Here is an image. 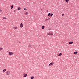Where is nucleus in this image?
I'll use <instances>...</instances> for the list:
<instances>
[{
  "label": "nucleus",
  "mask_w": 79,
  "mask_h": 79,
  "mask_svg": "<svg viewBox=\"0 0 79 79\" xmlns=\"http://www.w3.org/2000/svg\"><path fill=\"white\" fill-rule=\"evenodd\" d=\"M47 35L49 36H52L53 35V31H51L49 32H47Z\"/></svg>",
  "instance_id": "nucleus-1"
},
{
  "label": "nucleus",
  "mask_w": 79,
  "mask_h": 79,
  "mask_svg": "<svg viewBox=\"0 0 79 79\" xmlns=\"http://www.w3.org/2000/svg\"><path fill=\"white\" fill-rule=\"evenodd\" d=\"M10 71H7V72H6V75H7V76H9L10 75Z\"/></svg>",
  "instance_id": "nucleus-2"
},
{
  "label": "nucleus",
  "mask_w": 79,
  "mask_h": 79,
  "mask_svg": "<svg viewBox=\"0 0 79 79\" xmlns=\"http://www.w3.org/2000/svg\"><path fill=\"white\" fill-rule=\"evenodd\" d=\"M54 63L53 62H52L51 63H50L49 64L48 66H53V65H54Z\"/></svg>",
  "instance_id": "nucleus-3"
},
{
  "label": "nucleus",
  "mask_w": 79,
  "mask_h": 79,
  "mask_svg": "<svg viewBox=\"0 0 79 79\" xmlns=\"http://www.w3.org/2000/svg\"><path fill=\"white\" fill-rule=\"evenodd\" d=\"M9 55L10 56L13 55V53L12 52H9L8 53Z\"/></svg>",
  "instance_id": "nucleus-4"
},
{
  "label": "nucleus",
  "mask_w": 79,
  "mask_h": 79,
  "mask_svg": "<svg viewBox=\"0 0 79 79\" xmlns=\"http://www.w3.org/2000/svg\"><path fill=\"white\" fill-rule=\"evenodd\" d=\"M13 29L15 30H17L18 29V27L17 26H14Z\"/></svg>",
  "instance_id": "nucleus-5"
},
{
  "label": "nucleus",
  "mask_w": 79,
  "mask_h": 79,
  "mask_svg": "<svg viewBox=\"0 0 79 79\" xmlns=\"http://www.w3.org/2000/svg\"><path fill=\"white\" fill-rule=\"evenodd\" d=\"M23 23H20V28H22L23 27Z\"/></svg>",
  "instance_id": "nucleus-6"
},
{
  "label": "nucleus",
  "mask_w": 79,
  "mask_h": 79,
  "mask_svg": "<svg viewBox=\"0 0 79 79\" xmlns=\"http://www.w3.org/2000/svg\"><path fill=\"white\" fill-rule=\"evenodd\" d=\"M28 47L31 48H32V47H31V44H29V45H28Z\"/></svg>",
  "instance_id": "nucleus-7"
},
{
  "label": "nucleus",
  "mask_w": 79,
  "mask_h": 79,
  "mask_svg": "<svg viewBox=\"0 0 79 79\" xmlns=\"http://www.w3.org/2000/svg\"><path fill=\"white\" fill-rule=\"evenodd\" d=\"M24 76H23V77H24L25 78L26 77H27V74H25V73H24Z\"/></svg>",
  "instance_id": "nucleus-8"
},
{
  "label": "nucleus",
  "mask_w": 79,
  "mask_h": 79,
  "mask_svg": "<svg viewBox=\"0 0 79 79\" xmlns=\"http://www.w3.org/2000/svg\"><path fill=\"white\" fill-rule=\"evenodd\" d=\"M21 8L20 7H18L17 8V10H20Z\"/></svg>",
  "instance_id": "nucleus-9"
},
{
  "label": "nucleus",
  "mask_w": 79,
  "mask_h": 79,
  "mask_svg": "<svg viewBox=\"0 0 79 79\" xmlns=\"http://www.w3.org/2000/svg\"><path fill=\"white\" fill-rule=\"evenodd\" d=\"M3 50V48L2 47H0V51L1 50Z\"/></svg>",
  "instance_id": "nucleus-10"
},
{
  "label": "nucleus",
  "mask_w": 79,
  "mask_h": 79,
  "mask_svg": "<svg viewBox=\"0 0 79 79\" xmlns=\"http://www.w3.org/2000/svg\"><path fill=\"white\" fill-rule=\"evenodd\" d=\"M78 53V52H75L74 53V54L75 55H76Z\"/></svg>",
  "instance_id": "nucleus-11"
},
{
  "label": "nucleus",
  "mask_w": 79,
  "mask_h": 79,
  "mask_svg": "<svg viewBox=\"0 0 79 79\" xmlns=\"http://www.w3.org/2000/svg\"><path fill=\"white\" fill-rule=\"evenodd\" d=\"M44 27H45V26H42V27H41V29H42V30H44Z\"/></svg>",
  "instance_id": "nucleus-12"
},
{
  "label": "nucleus",
  "mask_w": 79,
  "mask_h": 79,
  "mask_svg": "<svg viewBox=\"0 0 79 79\" xmlns=\"http://www.w3.org/2000/svg\"><path fill=\"white\" fill-rule=\"evenodd\" d=\"M2 19H7V18L6 17H2Z\"/></svg>",
  "instance_id": "nucleus-13"
},
{
  "label": "nucleus",
  "mask_w": 79,
  "mask_h": 79,
  "mask_svg": "<svg viewBox=\"0 0 79 79\" xmlns=\"http://www.w3.org/2000/svg\"><path fill=\"white\" fill-rule=\"evenodd\" d=\"M48 31H52V28H48Z\"/></svg>",
  "instance_id": "nucleus-14"
},
{
  "label": "nucleus",
  "mask_w": 79,
  "mask_h": 79,
  "mask_svg": "<svg viewBox=\"0 0 79 79\" xmlns=\"http://www.w3.org/2000/svg\"><path fill=\"white\" fill-rule=\"evenodd\" d=\"M62 55V54L61 53H60L58 55V56H61Z\"/></svg>",
  "instance_id": "nucleus-15"
},
{
  "label": "nucleus",
  "mask_w": 79,
  "mask_h": 79,
  "mask_svg": "<svg viewBox=\"0 0 79 79\" xmlns=\"http://www.w3.org/2000/svg\"><path fill=\"white\" fill-rule=\"evenodd\" d=\"M34 76H31L30 77L31 79H34Z\"/></svg>",
  "instance_id": "nucleus-16"
},
{
  "label": "nucleus",
  "mask_w": 79,
  "mask_h": 79,
  "mask_svg": "<svg viewBox=\"0 0 79 79\" xmlns=\"http://www.w3.org/2000/svg\"><path fill=\"white\" fill-rule=\"evenodd\" d=\"M73 43V41H71L69 42V44H72Z\"/></svg>",
  "instance_id": "nucleus-17"
},
{
  "label": "nucleus",
  "mask_w": 79,
  "mask_h": 79,
  "mask_svg": "<svg viewBox=\"0 0 79 79\" xmlns=\"http://www.w3.org/2000/svg\"><path fill=\"white\" fill-rule=\"evenodd\" d=\"M69 0H65V2L66 3H68V2H69Z\"/></svg>",
  "instance_id": "nucleus-18"
},
{
  "label": "nucleus",
  "mask_w": 79,
  "mask_h": 79,
  "mask_svg": "<svg viewBox=\"0 0 79 79\" xmlns=\"http://www.w3.org/2000/svg\"><path fill=\"white\" fill-rule=\"evenodd\" d=\"M6 71V69H4L3 70V71H2V72L4 73V72H5Z\"/></svg>",
  "instance_id": "nucleus-19"
},
{
  "label": "nucleus",
  "mask_w": 79,
  "mask_h": 79,
  "mask_svg": "<svg viewBox=\"0 0 79 79\" xmlns=\"http://www.w3.org/2000/svg\"><path fill=\"white\" fill-rule=\"evenodd\" d=\"M13 7V5H12V6H11V9H12Z\"/></svg>",
  "instance_id": "nucleus-20"
},
{
  "label": "nucleus",
  "mask_w": 79,
  "mask_h": 79,
  "mask_svg": "<svg viewBox=\"0 0 79 79\" xmlns=\"http://www.w3.org/2000/svg\"><path fill=\"white\" fill-rule=\"evenodd\" d=\"M28 13V12H27L25 13V15H27Z\"/></svg>",
  "instance_id": "nucleus-21"
},
{
  "label": "nucleus",
  "mask_w": 79,
  "mask_h": 79,
  "mask_svg": "<svg viewBox=\"0 0 79 79\" xmlns=\"http://www.w3.org/2000/svg\"><path fill=\"white\" fill-rule=\"evenodd\" d=\"M46 19L45 20V21H48V19Z\"/></svg>",
  "instance_id": "nucleus-22"
},
{
  "label": "nucleus",
  "mask_w": 79,
  "mask_h": 79,
  "mask_svg": "<svg viewBox=\"0 0 79 79\" xmlns=\"http://www.w3.org/2000/svg\"><path fill=\"white\" fill-rule=\"evenodd\" d=\"M51 14H50V13H49V14H48V16H49Z\"/></svg>",
  "instance_id": "nucleus-23"
},
{
  "label": "nucleus",
  "mask_w": 79,
  "mask_h": 79,
  "mask_svg": "<svg viewBox=\"0 0 79 79\" xmlns=\"http://www.w3.org/2000/svg\"><path fill=\"white\" fill-rule=\"evenodd\" d=\"M51 16H52L53 15V14H51L50 15Z\"/></svg>",
  "instance_id": "nucleus-24"
},
{
  "label": "nucleus",
  "mask_w": 79,
  "mask_h": 79,
  "mask_svg": "<svg viewBox=\"0 0 79 79\" xmlns=\"http://www.w3.org/2000/svg\"><path fill=\"white\" fill-rule=\"evenodd\" d=\"M2 10L0 8V12H2Z\"/></svg>",
  "instance_id": "nucleus-25"
},
{
  "label": "nucleus",
  "mask_w": 79,
  "mask_h": 79,
  "mask_svg": "<svg viewBox=\"0 0 79 79\" xmlns=\"http://www.w3.org/2000/svg\"><path fill=\"white\" fill-rule=\"evenodd\" d=\"M24 10H27V9L25 8H24Z\"/></svg>",
  "instance_id": "nucleus-26"
},
{
  "label": "nucleus",
  "mask_w": 79,
  "mask_h": 79,
  "mask_svg": "<svg viewBox=\"0 0 79 79\" xmlns=\"http://www.w3.org/2000/svg\"><path fill=\"white\" fill-rule=\"evenodd\" d=\"M64 14H62V16H64Z\"/></svg>",
  "instance_id": "nucleus-27"
},
{
  "label": "nucleus",
  "mask_w": 79,
  "mask_h": 79,
  "mask_svg": "<svg viewBox=\"0 0 79 79\" xmlns=\"http://www.w3.org/2000/svg\"><path fill=\"white\" fill-rule=\"evenodd\" d=\"M16 12V10H14V12Z\"/></svg>",
  "instance_id": "nucleus-28"
},
{
  "label": "nucleus",
  "mask_w": 79,
  "mask_h": 79,
  "mask_svg": "<svg viewBox=\"0 0 79 79\" xmlns=\"http://www.w3.org/2000/svg\"><path fill=\"white\" fill-rule=\"evenodd\" d=\"M19 44H21V41H19Z\"/></svg>",
  "instance_id": "nucleus-29"
}]
</instances>
